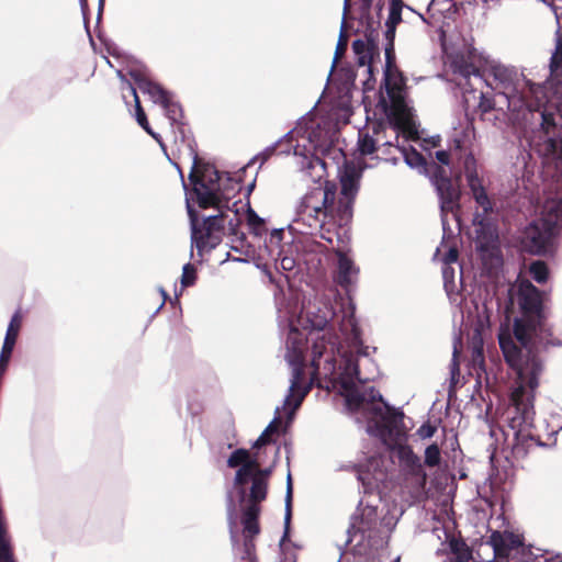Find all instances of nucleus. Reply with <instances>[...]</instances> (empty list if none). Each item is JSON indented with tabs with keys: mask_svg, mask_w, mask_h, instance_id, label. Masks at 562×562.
<instances>
[{
	"mask_svg": "<svg viewBox=\"0 0 562 562\" xmlns=\"http://www.w3.org/2000/svg\"><path fill=\"white\" fill-rule=\"evenodd\" d=\"M524 370L528 374L527 384L530 391L533 392L539 385V374L542 371V364L539 359L532 356Z\"/></svg>",
	"mask_w": 562,
	"mask_h": 562,
	"instance_id": "c9c22d12",
	"label": "nucleus"
},
{
	"mask_svg": "<svg viewBox=\"0 0 562 562\" xmlns=\"http://www.w3.org/2000/svg\"><path fill=\"white\" fill-rule=\"evenodd\" d=\"M522 541V536L512 531H493L490 537V544L493 548L494 555L499 558H508L513 551L517 552Z\"/></svg>",
	"mask_w": 562,
	"mask_h": 562,
	"instance_id": "aec40b11",
	"label": "nucleus"
},
{
	"mask_svg": "<svg viewBox=\"0 0 562 562\" xmlns=\"http://www.w3.org/2000/svg\"><path fill=\"white\" fill-rule=\"evenodd\" d=\"M398 522V516L389 510L379 516L378 508L359 502L350 517L347 540L344 547L356 541L352 551L357 555H369L387 547L391 535Z\"/></svg>",
	"mask_w": 562,
	"mask_h": 562,
	"instance_id": "39448f33",
	"label": "nucleus"
},
{
	"mask_svg": "<svg viewBox=\"0 0 562 562\" xmlns=\"http://www.w3.org/2000/svg\"><path fill=\"white\" fill-rule=\"evenodd\" d=\"M278 147V143L267 146L262 151L255 156L252 160H260V166H262L271 156L274 155Z\"/></svg>",
	"mask_w": 562,
	"mask_h": 562,
	"instance_id": "3c124183",
	"label": "nucleus"
},
{
	"mask_svg": "<svg viewBox=\"0 0 562 562\" xmlns=\"http://www.w3.org/2000/svg\"><path fill=\"white\" fill-rule=\"evenodd\" d=\"M538 555H536L530 547H526L524 543L515 552L513 559L515 562H535Z\"/></svg>",
	"mask_w": 562,
	"mask_h": 562,
	"instance_id": "de8ad7c7",
	"label": "nucleus"
},
{
	"mask_svg": "<svg viewBox=\"0 0 562 562\" xmlns=\"http://www.w3.org/2000/svg\"><path fill=\"white\" fill-rule=\"evenodd\" d=\"M127 86H128V89L131 91V93L133 94L134 97V101H135V117H136V121L138 123V125L147 133L149 134L154 139H156L160 145H162V140H161V137L158 133L154 132L148 123V120H147V116L144 112V109L142 108L140 105V101H139V98L137 95V92H136V88L127 82Z\"/></svg>",
	"mask_w": 562,
	"mask_h": 562,
	"instance_id": "c85d7f7f",
	"label": "nucleus"
},
{
	"mask_svg": "<svg viewBox=\"0 0 562 562\" xmlns=\"http://www.w3.org/2000/svg\"><path fill=\"white\" fill-rule=\"evenodd\" d=\"M334 317L333 310L326 305H311L305 311V328L313 331H323Z\"/></svg>",
	"mask_w": 562,
	"mask_h": 562,
	"instance_id": "5701e85b",
	"label": "nucleus"
},
{
	"mask_svg": "<svg viewBox=\"0 0 562 562\" xmlns=\"http://www.w3.org/2000/svg\"><path fill=\"white\" fill-rule=\"evenodd\" d=\"M226 514L231 532V540L234 551L241 550L240 558L246 561H251L255 553V542L249 536H244V541L240 544L237 533L234 531L236 526L237 508L233 497V492L228 491L226 494Z\"/></svg>",
	"mask_w": 562,
	"mask_h": 562,
	"instance_id": "dca6fc26",
	"label": "nucleus"
},
{
	"mask_svg": "<svg viewBox=\"0 0 562 562\" xmlns=\"http://www.w3.org/2000/svg\"><path fill=\"white\" fill-rule=\"evenodd\" d=\"M436 159L441 164V165H449V161H450V155L447 150H437L436 151Z\"/></svg>",
	"mask_w": 562,
	"mask_h": 562,
	"instance_id": "0e129e2a",
	"label": "nucleus"
},
{
	"mask_svg": "<svg viewBox=\"0 0 562 562\" xmlns=\"http://www.w3.org/2000/svg\"><path fill=\"white\" fill-rule=\"evenodd\" d=\"M442 279H443V288L452 301L453 295L459 293V289L462 285V273L459 274V280H457V271L453 266L442 265Z\"/></svg>",
	"mask_w": 562,
	"mask_h": 562,
	"instance_id": "cd10ccee",
	"label": "nucleus"
},
{
	"mask_svg": "<svg viewBox=\"0 0 562 562\" xmlns=\"http://www.w3.org/2000/svg\"><path fill=\"white\" fill-rule=\"evenodd\" d=\"M243 465H248L249 470L256 473L257 470L259 469V461L256 457H251L250 453L248 452V458L247 460H245V463Z\"/></svg>",
	"mask_w": 562,
	"mask_h": 562,
	"instance_id": "e2e57ef3",
	"label": "nucleus"
},
{
	"mask_svg": "<svg viewBox=\"0 0 562 562\" xmlns=\"http://www.w3.org/2000/svg\"><path fill=\"white\" fill-rule=\"evenodd\" d=\"M374 85H375V79H374L373 74L371 76L368 74L367 80L363 81V91L367 92V91L373 90Z\"/></svg>",
	"mask_w": 562,
	"mask_h": 562,
	"instance_id": "338daca9",
	"label": "nucleus"
},
{
	"mask_svg": "<svg viewBox=\"0 0 562 562\" xmlns=\"http://www.w3.org/2000/svg\"><path fill=\"white\" fill-rule=\"evenodd\" d=\"M366 44L370 47L371 44L373 45L372 48L375 50H379V44H378V32L375 30L368 31L366 33Z\"/></svg>",
	"mask_w": 562,
	"mask_h": 562,
	"instance_id": "13d9d810",
	"label": "nucleus"
},
{
	"mask_svg": "<svg viewBox=\"0 0 562 562\" xmlns=\"http://www.w3.org/2000/svg\"><path fill=\"white\" fill-rule=\"evenodd\" d=\"M279 420H280V407H276L274 418L268 424V426L261 432L260 436H265V439H271V435L278 432V430H279V426H278Z\"/></svg>",
	"mask_w": 562,
	"mask_h": 562,
	"instance_id": "09e8293b",
	"label": "nucleus"
},
{
	"mask_svg": "<svg viewBox=\"0 0 562 562\" xmlns=\"http://www.w3.org/2000/svg\"><path fill=\"white\" fill-rule=\"evenodd\" d=\"M543 295L527 279H518L507 289L504 313L507 321L514 318L513 333L524 347H528L543 318Z\"/></svg>",
	"mask_w": 562,
	"mask_h": 562,
	"instance_id": "20e7f679",
	"label": "nucleus"
},
{
	"mask_svg": "<svg viewBox=\"0 0 562 562\" xmlns=\"http://www.w3.org/2000/svg\"><path fill=\"white\" fill-rule=\"evenodd\" d=\"M464 176L473 200L477 207L482 209L481 212H475L474 214H483L484 217H488V214L494 211V203L477 175L476 160L472 154H469L464 160Z\"/></svg>",
	"mask_w": 562,
	"mask_h": 562,
	"instance_id": "f8f14e48",
	"label": "nucleus"
},
{
	"mask_svg": "<svg viewBox=\"0 0 562 562\" xmlns=\"http://www.w3.org/2000/svg\"><path fill=\"white\" fill-rule=\"evenodd\" d=\"M21 327V316L19 312H15L11 317V321L8 325L7 333L4 336L2 349L0 352V376H2L8 368L10 359L12 357V352L18 339V335Z\"/></svg>",
	"mask_w": 562,
	"mask_h": 562,
	"instance_id": "412c9836",
	"label": "nucleus"
},
{
	"mask_svg": "<svg viewBox=\"0 0 562 562\" xmlns=\"http://www.w3.org/2000/svg\"><path fill=\"white\" fill-rule=\"evenodd\" d=\"M267 481L263 477H252L251 486H250V502L251 503H260L267 497Z\"/></svg>",
	"mask_w": 562,
	"mask_h": 562,
	"instance_id": "4c0bfd02",
	"label": "nucleus"
},
{
	"mask_svg": "<svg viewBox=\"0 0 562 562\" xmlns=\"http://www.w3.org/2000/svg\"><path fill=\"white\" fill-rule=\"evenodd\" d=\"M362 170L352 164L345 165L340 173V194L336 199L339 226L346 225L352 217L353 202L360 187Z\"/></svg>",
	"mask_w": 562,
	"mask_h": 562,
	"instance_id": "9b49d317",
	"label": "nucleus"
},
{
	"mask_svg": "<svg viewBox=\"0 0 562 562\" xmlns=\"http://www.w3.org/2000/svg\"><path fill=\"white\" fill-rule=\"evenodd\" d=\"M161 108L165 111V115L170 122L171 126H178L181 128L183 126V111L179 102L173 100L172 94L168 98V102H165ZM181 134L183 131L180 130Z\"/></svg>",
	"mask_w": 562,
	"mask_h": 562,
	"instance_id": "7c9ffc66",
	"label": "nucleus"
},
{
	"mask_svg": "<svg viewBox=\"0 0 562 562\" xmlns=\"http://www.w3.org/2000/svg\"><path fill=\"white\" fill-rule=\"evenodd\" d=\"M273 467L274 464H272L271 467L269 468H266V469H258L257 472H256V476L255 477H263L265 481H267V479L271 475L272 471H273Z\"/></svg>",
	"mask_w": 562,
	"mask_h": 562,
	"instance_id": "69168bd1",
	"label": "nucleus"
},
{
	"mask_svg": "<svg viewBox=\"0 0 562 562\" xmlns=\"http://www.w3.org/2000/svg\"><path fill=\"white\" fill-rule=\"evenodd\" d=\"M369 47L364 40L357 38L352 42L351 47L356 56V61L359 67H367V74L372 75V63L375 56L380 55V50Z\"/></svg>",
	"mask_w": 562,
	"mask_h": 562,
	"instance_id": "393cba45",
	"label": "nucleus"
},
{
	"mask_svg": "<svg viewBox=\"0 0 562 562\" xmlns=\"http://www.w3.org/2000/svg\"><path fill=\"white\" fill-rule=\"evenodd\" d=\"M376 145L375 139L368 132L359 133L358 138V150L362 156L371 155L375 151Z\"/></svg>",
	"mask_w": 562,
	"mask_h": 562,
	"instance_id": "79ce46f5",
	"label": "nucleus"
},
{
	"mask_svg": "<svg viewBox=\"0 0 562 562\" xmlns=\"http://www.w3.org/2000/svg\"><path fill=\"white\" fill-rule=\"evenodd\" d=\"M321 133V131H316L314 128H312L311 131L308 130H305L303 132V135L302 136H305L307 137V139L310 140V143L313 145V147L316 149V150H321V151H326L329 149V143H327L326 139H323L321 140L318 137H317V134Z\"/></svg>",
	"mask_w": 562,
	"mask_h": 562,
	"instance_id": "c03bdc74",
	"label": "nucleus"
},
{
	"mask_svg": "<svg viewBox=\"0 0 562 562\" xmlns=\"http://www.w3.org/2000/svg\"><path fill=\"white\" fill-rule=\"evenodd\" d=\"M454 71L465 79L471 77L479 85L485 83L494 92V99L481 93L480 109L486 113L497 106L507 109L508 119L516 125L535 131L539 127L538 154L552 161L562 177V115L548 106L547 88L543 82H533L524 71L502 64L493 65L488 77L473 64L454 60Z\"/></svg>",
	"mask_w": 562,
	"mask_h": 562,
	"instance_id": "f257e3e1",
	"label": "nucleus"
},
{
	"mask_svg": "<svg viewBox=\"0 0 562 562\" xmlns=\"http://www.w3.org/2000/svg\"><path fill=\"white\" fill-rule=\"evenodd\" d=\"M472 224L475 229V248L484 258L485 256H494L497 251L498 234L495 225L488 217L483 214H473Z\"/></svg>",
	"mask_w": 562,
	"mask_h": 562,
	"instance_id": "2eb2a0df",
	"label": "nucleus"
},
{
	"mask_svg": "<svg viewBox=\"0 0 562 562\" xmlns=\"http://www.w3.org/2000/svg\"><path fill=\"white\" fill-rule=\"evenodd\" d=\"M531 337H533V335ZM498 342L505 360L512 367H516L519 363L522 349H526L529 355L533 351L532 338H530L528 347H524L515 337L513 338L510 334L501 333Z\"/></svg>",
	"mask_w": 562,
	"mask_h": 562,
	"instance_id": "4be33fe9",
	"label": "nucleus"
},
{
	"mask_svg": "<svg viewBox=\"0 0 562 562\" xmlns=\"http://www.w3.org/2000/svg\"><path fill=\"white\" fill-rule=\"evenodd\" d=\"M338 220L336 207V186L325 181L304 194L295 209L294 223L306 227L305 234H314L315 227H321L325 220Z\"/></svg>",
	"mask_w": 562,
	"mask_h": 562,
	"instance_id": "6e6552de",
	"label": "nucleus"
},
{
	"mask_svg": "<svg viewBox=\"0 0 562 562\" xmlns=\"http://www.w3.org/2000/svg\"><path fill=\"white\" fill-rule=\"evenodd\" d=\"M280 267L283 271H292L295 267V260L292 257L283 256L280 258Z\"/></svg>",
	"mask_w": 562,
	"mask_h": 562,
	"instance_id": "052dcab7",
	"label": "nucleus"
},
{
	"mask_svg": "<svg viewBox=\"0 0 562 562\" xmlns=\"http://www.w3.org/2000/svg\"><path fill=\"white\" fill-rule=\"evenodd\" d=\"M305 120V116H302L297 126L290 130L288 133H285L282 137H280L276 143H278V146L280 147V154L289 155L293 153L295 156L301 155L300 146L299 144L292 145V142L294 139V135L301 134V122Z\"/></svg>",
	"mask_w": 562,
	"mask_h": 562,
	"instance_id": "c756f323",
	"label": "nucleus"
},
{
	"mask_svg": "<svg viewBox=\"0 0 562 562\" xmlns=\"http://www.w3.org/2000/svg\"><path fill=\"white\" fill-rule=\"evenodd\" d=\"M284 229L283 228H274L271 231L269 236V245L270 247H280V244L283 239Z\"/></svg>",
	"mask_w": 562,
	"mask_h": 562,
	"instance_id": "5fc2aeb1",
	"label": "nucleus"
},
{
	"mask_svg": "<svg viewBox=\"0 0 562 562\" xmlns=\"http://www.w3.org/2000/svg\"><path fill=\"white\" fill-rule=\"evenodd\" d=\"M541 220L557 229L562 223V196L547 200Z\"/></svg>",
	"mask_w": 562,
	"mask_h": 562,
	"instance_id": "a878e982",
	"label": "nucleus"
},
{
	"mask_svg": "<svg viewBox=\"0 0 562 562\" xmlns=\"http://www.w3.org/2000/svg\"><path fill=\"white\" fill-rule=\"evenodd\" d=\"M396 148L402 154L404 162L408 167L418 169L419 172H424L429 176L430 181L435 187L439 198L440 217L443 233L442 239L453 237L454 234L449 225L448 213L452 214L454 221L458 223V226H460L461 190L458 181L453 180L448 175L447 170L436 162H432L430 166H428L426 158L413 146L397 144Z\"/></svg>",
	"mask_w": 562,
	"mask_h": 562,
	"instance_id": "423d86ee",
	"label": "nucleus"
},
{
	"mask_svg": "<svg viewBox=\"0 0 562 562\" xmlns=\"http://www.w3.org/2000/svg\"><path fill=\"white\" fill-rule=\"evenodd\" d=\"M196 280V269L190 262L186 263L182 268L181 285L183 288L191 286Z\"/></svg>",
	"mask_w": 562,
	"mask_h": 562,
	"instance_id": "a18cd8bd",
	"label": "nucleus"
},
{
	"mask_svg": "<svg viewBox=\"0 0 562 562\" xmlns=\"http://www.w3.org/2000/svg\"><path fill=\"white\" fill-rule=\"evenodd\" d=\"M285 509H284V532L280 540V544L282 546L283 542L288 539L290 533V522L292 517V479L291 473H288L286 476V492H285Z\"/></svg>",
	"mask_w": 562,
	"mask_h": 562,
	"instance_id": "2f4dec72",
	"label": "nucleus"
},
{
	"mask_svg": "<svg viewBox=\"0 0 562 562\" xmlns=\"http://www.w3.org/2000/svg\"><path fill=\"white\" fill-rule=\"evenodd\" d=\"M299 331L291 329L286 339L285 359L292 368V376L288 394L283 402V409L286 413L288 422L291 423L296 409L301 406L310 386H302L304 380V355L303 342L297 339Z\"/></svg>",
	"mask_w": 562,
	"mask_h": 562,
	"instance_id": "1a4fd4ad",
	"label": "nucleus"
},
{
	"mask_svg": "<svg viewBox=\"0 0 562 562\" xmlns=\"http://www.w3.org/2000/svg\"><path fill=\"white\" fill-rule=\"evenodd\" d=\"M528 271L531 279L539 284L546 283L549 279V267L542 260H535L530 262Z\"/></svg>",
	"mask_w": 562,
	"mask_h": 562,
	"instance_id": "e433bc0d",
	"label": "nucleus"
},
{
	"mask_svg": "<svg viewBox=\"0 0 562 562\" xmlns=\"http://www.w3.org/2000/svg\"><path fill=\"white\" fill-rule=\"evenodd\" d=\"M459 251L456 247H450L449 250L443 256V265L452 266V263H456L458 261Z\"/></svg>",
	"mask_w": 562,
	"mask_h": 562,
	"instance_id": "4d7b16f0",
	"label": "nucleus"
},
{
	"mask_svg": "<svg viewBox=\"0 0 562 562\" xmlns=\"http://www.w3.org/2000/svg\"><path fill=\"white\" fill-rule=\"evenodd\" d=\"M130 76L135 82L137 89H139L144 94H147L154 103L159 104L160 106L165 102H168V98L172 94L159 83L153 81L143 70H131Z\"/></svg>",
	"mask_w": 562,
	"mask_h": 562,
	"instance_id": "a211bd4d",
	"label": "nucleus"
},
{
	"mask_svg": "<svg viewBox=\"0 0 562 562\" xmlns=\"http://www.w3.org/2000/svg\"><path fill=\"white\" fill-rule=\"evenodd\" d=\"M248 458V450L244 448L236 449L231 453L227 459V465L229 468L241 467L245 463V460Z\"/></svg>",
	"mask_w": 562,
	"mask_h": 562,
	"instance_id": "49530a36",
	"label": "nucleus"
},
{
	"mask_svg": "<svg viewBox=\"0 0 562 562\" xmlns=\"http://www.w3.org/2000/svg\"><path fill=\"white\" fill-rule=\"evenodd\" d=\"M357 74L352 66H344L337 72V81L341 92H350L356 86Z\"/></svg>",
	"mask_w": 562,
	"mask_h": 562,
	"instance_id": "473e14b6",
	"label": "nucleus"
},
{
	"mask_svg": "<svg viewBox=\"0 0 562 562\" xmlns=\"http://www.w3.org/2000/svg\"><path fill=\"white\" fill-rule=\"evenodd\" d=\"M348 9H349V0H344L342 21H341V25H340V31H339L336 49L334 53L333 64L330 67V75L333 74L334 69L336 68V65H337L339 58L342 57L347 50L348 35H347V31H346V19H347Z\"/></svg>",
	"mask_w": 562,
	"mask_h": 562,
	"instance_id": "bb28decb",
	"label": "nucleus"
},
{
	"mask_svg": "<svg viewBox=\"0 0 562 562\" xmlns=\"http://www.w3.org/2000/svg\"><path fill=\"white\" fill-rule=\"evenodd\" d=\"M392 451L398 459L402 471L409 476L426 479L420 458L413 451L412 447L406 443H395Z\"/></svg>",
	"mask_w": 562,
	"mask_h": 562,
	"instance_id": "f3484780",
	"label": "nucleus"
},
{
	"mask_svg": "<svg viewBox=\"0 0 562 562\" xmlns=\"http://www.w3.org/2000/svg\"><path fill=\"white\" fill-rule=\"evenodd\" d=\"M337 274L336 282L342 286L348 288L352 283V276H357L359 269L355 266L353 260L348 257L344 251L337 250Z\"/></svg>",
	"mask_w": 562,
	"mask_h": 562,
	"instance_id": "b1692460",
	"label": "nucleus"
},
{
	"mask_svg": "<svg viewBox=\"0 0 562 562\" xmlns=\"http://www.w3.org/2000/svg\"><path fill=\"white\" fill-rule=\"evenodd\" d=\"M396 26L385 25L384 37V56L387 59V64L391 63L392 57L395 56L394 41H395Z\"/></svg>",
	"mask_w": 562,
	"mask_h": 562,
	"instance_id": "a19ab883",
	"label": "nucleus"
},
{
	"mask_svg": "<svg viewBox=\"0 0 562 562\" xmlns=\"http://www.w3.org/2000/svg\"><path fill=\"white\" fill-rule=\"evenodd\" d=\"M259 510L258 504L250 502L243 512L241 521H258Z\"/></svg>",
	"mask_w": 562,
	"mask_h": 562,
	"instance_id": "8fccbe9b",
	"label": "nucleus"
},
{
	"mask_svg": "<svg viewBox=\"0 0 562 562\" xmlns=\"http://www.w3.org/2000/svg\"><path fill=\"white\" fill-rule=\"evenodd\" d=\"M514 403L513 415L508 417V427L513 431L514 442L512 454L516 460L527 457L531 448L544 446L533 435V394L518 387L512 396Z\"/></svg>",
	"mask_w": 562,
	"mask_h": 562,
	"instance_id": "0eeeda50",
	"label": "nucleus"
},
{
	"mask_svg": "<svg viewBox=\"0 0 562 562\" xmlns=\"http://www.w3.org/2000/svg\"><path fill=\"white\" fill-rule=\"evenodd\" d=\"M187 213L190 220L191 229V245L195 247L199 255H202L203 250H213L216 248L225 234L207 232L202 229L200 226V218L196 210L190 203V199L187 198Z\"/></svg>",
	"mask_w": 562,
	"mask_h": 562,
	"instance_id": "ddd939ff",
	"label": "nucleus"
},
{
	"mask_svg": "<svg viewBox=\"0 0 562 562\" xmlns=\"http://www.w3.org/2000/svg\"><path fill=\"white\" fill-rule=\"evenodd\" d=\"M441 461L440 449L437 443L429 445L425 449V459L424 462L427 467L434 468L439 465Z\"/></svg>",
	"mask_w": 562,
	"mask_h": 562,
	"instance_id": "37998d69",
	"label": "nucleus"
},
{
	"mask_svg": "<svg viewBox=\"0 0 562 562\" xmlns=\"http://www.w3.org/2000/svg\"><path fill=\"white\" fill-rule=\"evenodd\" d=\"M256 476V473L252 472L251 470H249V467L248 465H241V467H238V470L236 471V474H235V477H234V484L236 486H238V502L239 503H243L245 501V497H246V492H245V488H244V485L249 481L251 480L252 481V477Z\"/></svg>",
	"mask_w": 562,
	"mask_h": 562,
	"instance_id": "72a5a7b5",
	"label": "nucleus"
},
{
	"mask_svg": "<svg viewBox=\"0 0 562 562\" xmlns=\"http://www.w3.org/2000/svg\"><path fill=\"white\" fill-rule=\"evenodd\" d=\"M330 221L334 222L333 225L336 223L339 224V221L336 220H325L324 222H321V227L314 228L313 235H318L322 239L326 240L329 244H334L336 239H338V233L330 227Z\"/></svg>",
	"mask_w": 562,
	"mask_h": 562,
	"instance_id": "58836bf2",
	"label": "nucleus"
},
{
	"mask_svg": "<svg viewBox=\"0 0 562 562\" xmlns=\"http://www.w3.org/2000/svg\"><path fill=\"white\" fill-rule=\"evenodd\" d=\"M334 348L335 342H329V346L326 344L324 337L315 338V341L312 346V358L311 366L314 368V371L317 373L322 368V361L324 359V370L326 374L333 373L336 370V361L334 358Z\"/></svg>",
	"mask_w": 562,
	"mask_h": 562,
	"instance_id": "6ab92c4d",
	"label": "nucleus"
},
{
	"mask_svg": "<svg viewBox=\"0 0 562 562\" xmlns=\"http://www.w3.org/2000/svg\"><path fill=\"white\" fill-rule=\"evenodd\" d=\"M457 357H458V349H457V346L454 345L453 353H452V361H451V364H450V373H451V379L452 380L454 379L456 375H459V373H460V369H459V363H458Z\"/></svg>",
	"mask_w": 562,
	"mask_h": 562,
	"instance_id": "bf43d9fd",
	"label": "nucleus"
},
{
	"mask_svg": "<svg viewBox=\"0 0 562 562\" xmlns=\"http://www.w3.org/2000/svg\"><path fill=\"white\" fill-rule=\"evenodd\" d=\"M437 430V427L432 424H430L429 422L427 423H424L418 429H417V435L419 436V438L422 439H429L431 438L435 432Z\"/></svg>",
	"mask_w": 562,
	"mask_h": 562,
	"instance_id": "603ef678",
	"label": "nucleus"
},
{
	"mask_svg": "<svg viewBox=\"0 0 562 562\" xmlns=\"http://www.w3.org/2000/svg\"><path fill=\"white\" fill-rule=\"evenodd\" d=\"M402 10L403 9L398 8H390L385 25L397 26V24L402 21Z\"/></svg>",
	"mask_w": 562,
	"mask_h": 562,
	"instance_id": "864d4df0",
	"label": "nucleus"
},
{
	"mask_svg": "<svg viewBox=\"0 0 562 562\" xmlns=\"http://www.w3.org/2000/svg\"><path fill=\"white\" fill-rule=\"evenodd\" d=\"M79 2H80L81 12L83 15L85 29L90 37V41H92V37L90 35V30H89V22H88V18H87L88 2H87V0H79Z\"/></svg>",
	"mask_w": 562,
	"mask_h": 562,
	"instance_id": "680f3d73",
	"label": "nucleus"
},
{
	"mask_svg": "<svg viewBox=\"0 0 562 562\" xmlns=\"http://www.w3.org/2000/svg\"><path fill=\"white\" fill-rule=\"evenodd\" d=\"M557 229L547 225L541 218L530 223L525 231L524 244L526 248L536 255L548 251L555 236Z\"/></svg>",
	"mask_w": 562,
	"mask_h": 562,
	"instance_id": "4468645a",
	"label": "nucleus"
},
{
	"mask_svg": "<svg viewBox=\"0 0 562 562\" xmlns=\"http://www.w3.org/2000/svg\"><path fill=\"white\" fill-rule=\"evenodd\" d=\"M340 331L348 342V350L341 355L339 363L340 373L337 378L341 389V394L345 396L346 405L350 411H359L366 404H373L379 401L383 403L381 406H372L371 412L380 418L375 423L378 435L382 438H390L397 440L401 436V426L403 425L404 413L389 405L383 400L382 394L373 386L361 392L356 385L366 383L372 380L373 375H364L359 369V361L361 358H368L371 347L366 346L362 340V330L356 317V306L352 302L344 310V315L340 321ZM375 347L372 348L374 352Z\"/></svg>",
	"mask_w": 562,
	"mask_h": 562,
	"instance_id": "f03ea898",
	"label": "nucleus"
},
{
	"mask_svg": "<svg viewBox=\"0 0 562 562\" xmlns=\"http://www.w3.org/2000/svg\"><path fill=\"white\" fill-rule=\"evenodd\" d=\"M381 89L385 90L386 98L381 94L379 104L383 108L384 112L390 116L395 111L405 113L407 105L405 103V77L396 66V57H392L390 64L385 59L383 69V81Z\"/></svg>",
	"mask_w": 562,
	"mask_h": 562,
	"instance_id": "9d476101",
	"label": "nucleus"
},
{
	"mask_svg": "<svg viewBox=\"0 0 562 562\" xmlns=\"http://www.w3.org/2000/svg\"><path fill=\"white\" fill-rule=\"evenodd\" d=\"M189 150L192 158V167L189 173L191 190H189L182 172L178 168L186 191V199L189 198L190 202L195 201L201 209H214L216 213L204 216L200 226L207 232L232 236L234 243H239V246L233 245L232 250L241 252L246 234L239 229L241 217L237 205L240 201L234 202L232 207L229 205V193L221 184V172L214 166L201 162L190 144Z\"/></svg>",
	"mask_w": 562,
	"mask_h": 562,
	"instance_id": "7ed1b4c3",
	"label": "nucleus"
},
{
	"mask_svg": "<svg viewBox=\"0 0 562 562\" xmlns=\"http://www.w3.org/2000/svg\"><path fill=\"white\" fill-rule=\"evenodd\" d=\"M244 526L245 536L252 538L260 531L258 521H241Z\"/></svg>",
	"mask_w": 562,
	"mask_h": 562,
	"instance_id": "6e6d98bb",
	"label": "nucleus"
},
{
	"mask_svg": "<svg viewBox=\"0 0 562 562\" xmlns=\"http://www.w3.org/2000/svg\"><path fill=\"white\" fill-rule=\"evenodd\" d=\"M449 549L454 555L456 562H468L472 559V551L462 539L451 538Z\"/></svg>",
	"mask_w": 562,
	"mask_h": 562,
	"instance_id": "f704fd0d",
	"label": "nucleus"
},
{
	"mask_svg": "<svg viewBox=\"0 0 562 562\" xmlns=\"http://www.w3.org/2000/svg\"><path fill=\"white\" fill-rule=\"evenodd\" d=\"M315 166H319V167H321V169H322V171H323V172L325 171V166H326V164H325V161H324V160H322L321 158H318V157H313V158L308 161V165H307V167H308V168H315Z\"/></svg>",
	"mask_w": 562,
	"mask_h": 562,
	"instance_id": "774afa93",
	"label": "nucleus"
},
{
	"mask_svg": "<svg viewBox=\"0 0 562 562\" xmlns=\"http://www.w3.org/2000/svg\"><path fill=\"white\" fill-rule=\"evenodd\" d=\"M247 205V224L249 226L250 232L256 236H261L262 232L265 231V220L260 217L249 205Z\"/></svg>",
	"mask_w": 562,
	"mask_h": 562,
	"instance_id": "ea45409f",
	"label": "nucleus"
}]
</instances>
